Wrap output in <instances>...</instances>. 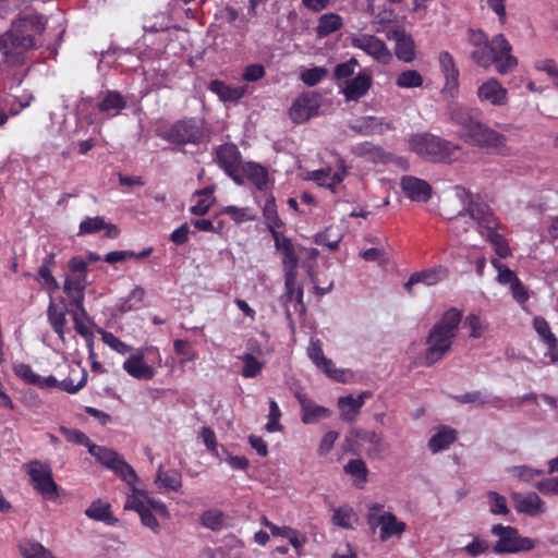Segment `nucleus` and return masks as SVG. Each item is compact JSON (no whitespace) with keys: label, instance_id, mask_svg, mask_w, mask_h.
Listing matches in <instances>:
<instances>
[{"label":"nucleus","instance_id":"nucleus-48","mask_svg":"<svg viewBox=\"0 0 558 558\" xmlns=\"http://www.w3.org/2000/svg\"><path fill=\"white\" fill-rule=\"evenodd\" d=\"M203 526L211 531H220L226 526V515L221 510L209 509L201 515Z\"/></svg>","mask_w":558,"mask_h":558},{"label":"nucleus","instance_id":"nucleus-2","mask_svg":"<svg viewBox=\"0 0 558 558\" xmlns=\"http://www.w3.org/2000/svg\"><path fill=\"white\" fill-rule=\"evenodd\" d=\"M450 119L459 126L457 134L465 143L484 148L493 154H507L506 136L482 123L468 109L462 107L452 108Z\"/></svg>","mask_w":558,"mask_h":558},{"label":"nucleus","instance_id":"nucleus-58","mask_svg":"<svg viewBox=\"0 0 558 558\" xmlns=\"http://www.w3.org/2000/svg\"><path fill=\"white\" fill-rule=\"evenodd\" d=\"M13 372L15 376L23 380L25 384L33 385L36 387L37 384H39L40 375L35 373L28 364L16 363L13 365Z\"/></svg>","mask_w":558,"mask_h":558},{"label":"nucleus","instance_id":"nucleus-36","mask_svg":"<svg viewBox=\"0 0 558 558\" xmlns=\"http://www.w3.org/2000/svg\"><path fill=\"white\" fill-rule=\"evenodd\" d=\"M88 374L85 368L78 365L70 369L69 376L60 381V389L74 395L85 387Z\"/></svg>","mask_w":558,"mask_h":558},{"label":"nucleus","instance_id":"nucleus-4","mask_svg":"<svg viewBox=\"0 0 558 558\" xmlns=\"http://www.w3.org/2000/svg\"><path fill=\"white\" fill-rule=\"evenodd\" d=\"M461 312L457 308H450L430 329L427 338V350L425 353V364L433 365L440 361L450 350L452 340L456 337L458 327L461 323Z\"/></svg>","mask_w":558,"mask_h":558},{"label":"nucleus","instance_id":"nucleus-15","mask_svg":"<svg viewBox=\"0 0 558 558\" xmlns=\"http://www.w3.org/2000/svg\"><path fill=\"white\" fill-rule=\"evenodd\" d=\"M511 499L514 510L520 514L537 517L547 511L546 502L534 492L512 493Z\"/></svg>","mask_w":558,"mask_h":558},{"label":"nucleus","instance_id":"nucleus-17","mask_svg":"<svg viewBox=\"0 0 558 558\" xmlns=\"http://www.w3.org/2000/svg\"><path fill=\"white\" fill-rule=\"evenodd\" d=\"M372 74L366 71H360L353 78L347 80L341 88L347 101H357L364 97L372 87Z\"/></svg>","mask_w":558,"mask_h":558},{"label":"nucleus","instance_id":"nucleus-38","mask_svg":"<svg viewBox=\"0 0 558 558\" xmlns=\"http://www.w3.org/2000/svg\"><path fill=\"white\" fill-rule=\"evenodd\" d=\"M331 522L345 530H353L359 523V517L352 507L344 505L333 509Z\"/></svg>","mask_w":558,"mask_h":558},{"label":"nucleus","instance_id":"nucleus-11","mask_svg":"<svg viewBox=\"0 0 558 558\" xmlns=\"http://www.w3.org/2000/svg\"><path fill=\"white\" fill-rule=\"evenodd\" d=\"M350 43L353 48L364 51L375 61L388 64L392 59V53L384 40L371 34H356L350 36Z\"/></svg>","mask_w":558,"mask_h":558},{"label":"nucleus","instance_id":"nucleus-64","mask_svg":"<svg viewBox=\"0 0 558 558\" xmlns=\"http://www.w3.org/2000/svg\"><path fill=\"white\" fill-rule=\"evenodd\" d=\"M489 549V545L485 539L474 536L472 542L466 544L462 550L470 557H477Z\"/></svg>","mask_w":558,"mask_h":558},{"label":"nucleus","instance_id":"nucleus-39","mask_svg":"<svg viewBox=\"0 0 558 558\" xmlns=\"http://www.w3.org/2000/svg\"><path fill=\"white\" fill-rule=\"evenodd\" d=\"M343 26L342 17L337 13H325L319 16L316 34L319 37H326L337 31H339Z\"/></svg>","mask_w":558,"mask_h":558},{"label":"nucleus","instance_id":"nucleus-54","mask_svg":"<svg viewBox=\"0 0 558 558\" xmlns=\"http://www.w3.org/2000/svg\"><path fill=\"white\" fill-rule=\"evenodd\" d=\"M243 362V368L241 375L244 378H254L262 373L263 363L259 362L253 354L244 353L240 356Z\"/></svg>","mask_w":558,"mask_h":558},{"label":"nucleus","instance_id":"nucleus-57","mask_svg":"<svg viewBox=\"0 0 558 558\" xmlns=\"http://www.w3.org/2000/svg\"><path fill=\"white\" fill-rule=\"evenodd\" d=\"M85 514L97 521H109L111 517L110 506L102 501L93 502L85 511Z\"/></svg>","mask_w":558,"mask_h":558},{"label":"nucleus","instance_id":"nucleus-34","mask_svg":"<svg viewBox=\"0 0 558 558\" xmlns=\"http://www.w3.org/2000/svg\"><path fill=\"white\" fill-rule=\"evenodd\" d=\"M87 286L86 275L76 276L73 278H65L64 280V292L70 298L71 303L76 308H82L84 302V290Z\"/></svg>","mask_w":558,"mask_h":558},{"label":"nucleus","instance_id":"nucleus-14","mask_svg":"<svg viewBox=\"0 0 558 558\" xmlns=\"http://www.w3.org/2000/svg\"><path fill=\"white\" fill-rule=\"evenodd\" d=\"M347 174L348 171L344 161L342 159H338L335 170L330 167H325L310 172L307 174V179L335 193L337 191V186L342 183Z\"/></svg>","mask_w":558,"mask_h":558},{"label":"nucleus","instance_id":"nucleus-63","mask_svg":"<svg viewBox=\"0 0 558 558\" xmlns=\"http://www.w3.org/2000/svg\"><path fill=\"white\" fill-rule=\"evenodd\" d=\"M359 62L355 58H351L350 60L339 63L336 65L333 71V76L336 80H350V77L354 74Z\"/></svg>","mask_w":558,"mask_h":558},{"label":"nucleus","instance_id":"nucleus-10","mask_svg":"<svg viewBox=\"0 0 558 558\" xmlns=\"http://www.w3.org/2000/svg\"><path fill=\"white\" fill-rule=\"evenodd\" d=\"M166 138L175 144H198L205 138L203 123L197 119L178 121L169 129Z\"/></svg>","mask_w":558,"mask_h":558},{"label":"nucleus","instance_id":"nucleus-31","mask_svg":"<svg viewBox=\"0 0 558 558\" xmlns=\"http://www.w3.org/2000/svg\"><path fill=\"white\" fill-rule=\"evenodd\" d=\"M352 446L360 447L363 442L371 445L372 451L379 453L383 450L384 441L379 434L373 430L352 429L347 437Z\"/></svg>","mask_w":558,"mask_h":558},{"label":"nucleus","instance_id":"nucleus-56","mask_svg":"<svg viewBox=\"0 0 558 558\" xmlns=\"http://www.w3.org/2000/svg\"><path fill=\"white\" fill-rule=\"evenodd\" d=\"M367 12L374 15L373 26L377 33L381 32L388 24H390L395 17V13L390 9H384L380 12L375 13L372 4L367 5Z\"/></svg>","mask_w":558,"mask_h":558},{"label":"nucleus","instance_id":"nucleus-33","mask_svg":"<svg viewBox=\"0 0 558 558\" xmlns=\"http://www.w3.org/2000/svg\"><path fill=\"white\" fill-rule=\"evenodd\" d=\"M154 483L159 489L179 492L182 487V474L174 469L165 470L160 464Z\"/></svg>","mask_w":558,"mask_h":558},{"label":"nucleus","instance_id":"nucleus-7","mask_svg":"<svg viewBox=\"0 0 558 558\" xmlns=\"http://www.w3.org/2000/svg\"><path fill=\"white\" fill-rule=\"evenodd\" d=\"M162 359L159 349L145 347L134 349L123 362V371L138 380H150L156 375V367L161 366Z\"/></svg>","mask_w":558,"mask_h":558},{"label":"nucleus","instance_id":"nucleus-19","mask_svg":"<svg viewBox=\"0 0 558 558\" xmlns=\"http://www.w3.org/2000/svg\"><path fill=\"white\" fill-rule=\"evenodd\" d=\"M307 355L311 361L328 377L339 381L342 380L343 372L337 369L333 365V362L325 356L319 340L311 339L310 345L307 348Z\"/></svg>","mask_w":558,"mask_h":558},{"label":"nucleus","instance_id":"nucleus-27","mask_svg":"<svg viewBox=\"0 0 558 558\" xmlns=\"http://www.w3.org/2000/svg\"><path fill=\"white\" fill-rule=\"evenodd\" d=\"M369 397L371 393L367 391L361 392L356 397H340L337 401V405L340 411V417L347 422L354 421L359 415L361 408L364 405L365 400Z\"/></svg>","mask_w":558,"mask_h":558},{"label":"nucleus","instance_id":"nucleus-32","mask_svg":"<svg viewBox=\"0 0 558 558\" xmlns=\"http://www.w3.org/2000/svg\"><path fill=\"white\" fill-rule=\"evenodd\" d=\"M448 277V269L442 266H436L434 268L418 271L413 274L405 287L409 289L415 283H424L426 286H435L438 282L445 280Z\"/></svg>","mask_w":558,"mask_h":558},{"label":"nucleus","instance_id":"nucleus-37","mask_svg":"<svg viewBox=\"0 0 558 558\" xmlns=\"http://www.w3.org/2000/svg\"><path fill=\"white\" fill-rule=\"evenodd\" d=\"M54 254H48L43 259V263L38 269V275L36 277V280L41 284V287L48 290L50 293L59 288L58 281L51 272V268L54 266Z\"/></svg>","mask_w":558,"mask_h":558},{"label":"nucleus","instance_id":"nucleus-42","mask_svg":"<svg viewBox=\"0 0 558 558\" xmlns=\"http://www.w3.org/2000/svg\"><path fill=\"white\" fill-rule=\"evenodd\" d=\"M243 173L251 180L254 185L263 191L268 184V173L264 167L255 162H246L243 165Z\"/></svg>","mask_w":558,"mask_h":558},{"label":"nucleus","instance_id":"nucleus-25","mask_svg":"<svg viewBox=\"0 0 558 558\" xmlns=\"http://www.w3.org/2000/svg\"><path fill=\"white\" fill-rule=\"evenodd\" d=\"M438 62L446 81L444 92L452 95L459 86V70L456 65L454 59L450 52L440 51Z\"/></svg>","mask_w":558,"mask_h":558},{"label":"nucleus","instance_id":"nucleus-1","mask_svg":"<svg viewBox=\"0 0 558 558\" xmlns=\"http://www.w3.org/2000/svg\"><path fill=\"white\" fill-rule=\"evenodd\" d=\"M454 197L461 209L456 215L448 217L450 231L456 235H461L476 226L478 233L493 245L495 253L500 258L510 256L509 244L504 234L499 232L501 223L482 197L461 186L454 187Z\"/></svg>","mask_w":558,"mask_h":558},{"label":"nucleus","instance_id":"nucleus-26","mask_svg":"<svg viewBox=\"0 0 558 558\" xmlns=\"http://www.w3.org/2000/svg\"><path fill=\"white\" fill-rule=\"evenodd\" d=\"M101 230H105V236L109 239H116L118 238L120 231L118 227L113 223H108L105 221V219L100 216L96 217H86L83 219L78 227L77 235H86V234H94Z\"/></svg>","mask_w":558,"mask_h":558},{"label":"nucleus","instance_id":"nucleus-61","mask_svg":"<svg viewBox=\"0 0 558 558\" xmlns=\"http://www.w3.org/2000/svg\"><path fill=\"white\" fill-rule=\"evenodd\" d=\"M487 498L493 514L507 515L510 512L506 498L499 493L488 492Z\"/></svg>","mask_w":558,"mask_h":558},{"label":"nucleus","instance_id":"nucleus-49","mask_svg":"<svg viewBox=\"0 0 558 558\" xmlns=\"http://www.w3.org/2000/svg\"><path fill=\"white\" fill-rule=\"evenodd\" d=\"M296 276L298 275L292 272L284 275L286 292L282 299L284 302L295 300L300 305H303V288L296 283Z\"/></svg>","mask_w":558,"mask_h":558},{"label":"nucleus","instance_id":"nucleus-46","mask_svg":"<svg viewBox=\"0 0 558 558\" xmlns=\"http://www.w3.org/2000/svg\"><path fill=\"white\" fill-rule=\"evenodd\" d=\"M507 473L518 482L530 484L535 477L543 475L544 471L529 465H513L507 468Z\"/></svg>","mask_w":558,"mask_h":558},{"label":"nucleus","instance_id":"nucleus-43","mask_svg":"<svg viewBox=\"0 0 558 558\" xmlns=\"http://www.w3.org/2000/svg\"><path fill=\"white\" fill-rule=\"evenodd\" d=\"M344 472L353 477V484L362 487L367 481L368 470L362 459H352L344 465Z\"/></svg>","mask_w":558,"mask_h":558},{"label":"nucleus","instance_id":"nucleus-55","mask_svg":"<svg viewBox=\"0 0 558 558\" xmlns=\"http://www.w3.org/2000/svg\"><path fill=\"white\" fill-rule=\"evenodd\" d=\"M492 265L497 270V281L504 286H513L518 280V276L514 271L508 268L505 264L500 263L498 259H492Z\"/></svg>","mask_w":558,"mask_h":558},{"label":"nucleus","instance_id":"nucleus-13","mask_svg":"<svg viewBox=\"0 0 558 558\" xmlns=\"http://www.w3.org/2000/svg\"><path fill=\"white\" fill-rule=\"evenodd\" d=\"M476 96L481 104L493 107H504L509 101L508 89L494 77L488 78L478 85Z\"/></svg>","mask_w":558,"mask_h":558},{"label":"nucleus","instance_id":"nucleus-59","mask_svg":"<svg viewBox=\"0 0 558 558\" xmlns=\"http://www.w3.org/2000/svg\"><path fill=\"white\" fill-rule=\"evenodd\" d=\"M87 313L82 306V308H76L73 314L74 328L77 333L84 337L87 341H90L93 338V332L86 323Z\"/></svg>","mask_w":558,"mask_h":558},{"label":"nucleus","instance_id":"nucleus-3","mask_svg":"<svg viewBox=\"0 0 558 558\" xmlns=\"http://www.w3.org/2000/svg\"><path fill=\"white\" fill-rule=\"evenodd\" d=\"M469 43L473 46L471 57L480 66L488 68L495 63L497 72L504 75L518 65L517 58L511 54L510 43L501 34L488 41L482 31L471 29Z\"/></svg>","mask_w":558,"mask_h":558},{"label":"nucleus","instance_id":"nucleus-51","mask_svg":"<svg viewBox=\"0 0 558 558\" xmlns=\"http://www.w3.org/2000/svg\"><path fill=\"white\" fill-rule=\"evenodd\" d=\"M463 324L470 330V337L473 339L484 338L488 328L487 323L477 314L468 315Z\"/></svg>","mask_w":558,"mask_h":558},{"label":"nucleus","instance_id":"nucleus-22","mask_svg":"<svg viewBox=\"0 0 558 558\" xmlns=\"http://www.w3.org/2000/svg\"><path fill=\"white\" fill-rule=\"evenodd\" d=\"M533 327L543 342L547 345V351L544 354L545 357H547L550 363L558 362V339L551 332L546 319L541 316L534 317Z\"/></svg>","mask_w":558,"mask_h":558},{"label":"nucleus","instance_id":"nucleus-20","mask_svg":"<svg viewBox=\"0 0 558 558\" xmlns=\"http://www.w3.org/2000/svg\"><path fill=\"white\" fill-rule=\"evenodd\" d=\"M387 37L390 40H395V53L399 60L410 63L415 59L414 40L403 29H391L388 32Z\"/></svg>","mask_w":558,"mask_h":558},{"label":"nucleus","instance_id":"nucleus-60","mask_svg":"<svg viewBox=\"0 0 558 558\" xmlns=\"http://www.w3.org/2000/svg\"><path fill=\"white\" fill-rule=\"evenodd\" d=\"M281 410L278 403L270 399L269 400V413H268V422L265 426L268 433H276L282 430V425L280 424Z\"/></svg>","mask_w":558,"mask_h":558},{"label":"nucleus","instance_id":"nucleus-35","mask_svg":"<svg viewBox=\"0 0 558 558\" xmlns=\"http://www.w3.org/2000/svg\"><path fill=\"white\" fill-rule=\"evenodd\" d=\"M457 439V432L448 426H440L428 441V448L433 453L447 450Z\"/></svg>","mask_w":558,"mask_h":558},{"label":"nucleus","instance_id":"nucleus-8","mask_svg":"<svg viewBox=\"0 0 558 558\" xmlns=\"http://www.w3.org/2000/svg\"><path fill=\"white\" fill-rule=\"evenodd\" d=\"M124 508L134 509L140 514L142 523L155 533L160 531V524L151 510L165 518L170 515L167 506L162 501L153 498L146 490L137 487H133V494L128 497Z\"/></svg>","mask_w":558,"mask_h":558},{"label":"nucleus","instance_id":"nucleus-41","mask_svg":"<svg viewBox=\"0 0 558 558\" xmlns=\"http://www.w3.org/2000/svg\"><path fill=\"white\" fill-rule=\"evenodd\" d=\"M145 290L141 286H136L125 298L119 302V311L128 313L131 311H138L144 305Z\"/></svg>","mask_w":558,"mask_h":558},{"label":"nucleus","instance_id":"nucleus-21","mask_svg":"<svg viewBox=\"0 0 558 558\" xmlns=\"http://www.w3.org/2000/svg\"><path fill=\"white\" fill-rule=\"evenodd\" d=\"M400 185L405 196L413 202H427L432 197V186L425 180L405 175L401 179Z\"/></svg>","mask_w":558,"mask_h":558},{"label":"nucleus","instance_id":"nucleus-30","mask_svg":"<svg viewBox=\"0 0 558 558\" xmlns=\"http://www.w3.org/2000/svg\"><path fill=\"white\" fill-rule=\"evenodd\" d=\"M219 166L229 174L236 172L240 165V151L233 144H225L217 150Z\"/></svg>","mask_w":558,"mask_h":558},{"label":"nucleus","instance_id":"nucleus-23","mask_svg":"<svg viewBox=\"0 0 558 558\" xmlns=\"http://www.w3.org/2000/svg\"><path fill=\"white\" fill-rule=\"evenodd\" d=\"M126 108L125 98L117 90L104 92L97 102V109L106 118H114Z\"/></svg>","mask_w":558,"mask_h":558},{"label":"nucleus","instance_id":"nucleus-53","mask_svg":"<svg viewBox=\"0 0 558 558\" xmlns=\"http://www.w3.org/2000/svg\"><path fill=\"white\" fill-rule=\"evenodd\" d=\"M423 82V76L416 70L403 71L396 78V85L400 88L421 87Z\"/></svg>","mask_w":558,"mask_h":558},{"label":"nucleus","instance_id":"nucleus-9","mask_svg":"<svg viewBox=\"0 0 558 558\" xmlns=\"http://www.w3.org/2000/svg\"><path fill=\"white\" fill-rule=\"evenodd\" d=\"M490 532L497 538L493 550L498 555L529 553L538 545L536 539L522 536L512 525L495 524Z\"/></svg>","mask_w":558,"mask_h":558},{"label":"nucleus","instance_id":"nucleus-5","mask_svg":"<svg viewBox=\"0 0 558 558\" xmlns=\"http://www.w3.org/2000/svg\"><path fill=\"white\" fill-rule=\"evenodd\" d=\"M27 20L13 23L12 27L0 35V53L3 63L20 65L24 63L26 53L35 47V39L25 28Z\"/></svg>","mask_w":558,"mask_h":558},{"label":"nucleus","instance_id":"nucleus-40","mask_svg":"<svg viewBox=\"0 0 558 558\" xmlns=\"http://www.w3.org/2000/svg\"><path fill=\"white\" fill-rule=\"evenodd\" d=\"M47 317L54 332L62 341H64L66 326L65 311L58 308L52 301V298H50V303L47 310Z\"/></svg>","mask_w":558,"mask_h":558},{"label":"nucleus","instance_id":"nucleus-44","mask_svg":"<svg viewBox=\"0 0 558 558\" xmlns=\"http://www.w3.org/2000/svg\"><path fill=\"white\" fill-rule=\"evenodd\" d=\"M215 191V186H207L203 190H198L195 192V196L198 197L196 204L191 206L190 211L193 215L203 216L207 214L209 208L213 205V194Z\"/></svg>","mask_w":558,"mask_h":558},{"label":"nucleus","instance_id":"nucleus-28","mask_svg":"<svg viewBox=\"0 0 558 558\" xmlns=\"http://www.w3.org/2000/svg\"><path fill=\"white\" fill-rule=\"evenodd\" d=\"M208 89L216 94L218 98L223 102L239 101L248 93V88L245 85L233 86L219 80L211 81Z\"/></svg>","mask_w":558,"mask_h":558},{"label":"nucleus","instance_id":"nucleus-24","mask_svg":"<svg viewBox=\"0 0 558 558\" xmlns=\"http://www.w3.org/2000/svg\"><path fill=\"white\" fill-rule=\"evenodd\" d=\"M351 128L355 132L361 133L363 135L383 134L387 131L395 129L391 121L373 116L356 119L352 123Z\"/></svg>","mask_w":558,"mask_h":558},{"label":"nucleus","instance_id":"nucleus-16","mask_svg":"<svg viewBox=\"0 0 558 558\" xmlns=\"http://www.w3.org/2000/svg\"><path fill=\"white\" fill-rule=\"evenodd\" d=\"M318 107V99L314 94H303L292 104L289 116L294 123L300 124L314 117Z\"/></svg>","mask_w":558,"mask_h":558},{"label":"nucleus","instance_id":"nucleus-12","mask_svg":"<svg viewBox=\"0 0 558 558\" xmlns=\"http://www.w3.org/2000/svg\"><path fill=\"white\" fill-rule=\"evenodd\" d=\"M32 484L46 499L58 496V485L53 481L51 468L48 464L34 461L28 466Z\"/></svg>","mask_w":558,"mask_h":558},{"label":"nucleus","instance_id":"nucleus-29","mask_svg":"<svg viewBox=\"0 0 558 558\" xmlns=\"http://www.w3.org/2000/svg\"><path fill=\"white\" fill-rule=\"evenodd\" d=\"M296 399L301 405V418L304 424H314L322 418L330 416L329 409L316 404L314 401L310 400L305 395L298 393Z\"/></svg>","mask_w":558,"mask_h":558},{"label":"nucleus","instance_id":"nucleus-45","mask_svg":"<svg viewBox=\"0 0 558 558\" xmlns=\"http://www.w3.org/2000/svg\"><path fill=\"white\" fill-rule=\"evenodd\" d=\"M88 452L95 457V459L108 468L109 470H112L114 464L118 462V460L121 458L114 450L109 449L107 447L92 445L89 446Z\"/></svg>","mask_w":558,"mask_h":558},{"label":"nucleus","instance_id":"nucleus-18","mask_svg":"<svg viewBox=\"0 0 558 558\" xmlns=\"http://www.w3.org/2000/svg\"><path fill=\"white\" fill-rule=\"evenodd\" d=\"M379 526V538L386 542L391 537L400 538L407 531V523L399 520L396 514L390 511L383 512L374 524Z\"/></svg>","mask_w":558,"mask_h":558},{"label":"nucleus","instance_id":"nucleus-62","mask_svg":"<svg viewBox=\"0 0 558 558\" xmlns=\"http://www.w3.org/2000/svg\"><path fill=\"white\" fill-rule=\"evenodd\" d=\"M60 433L65 437V439L70 442L82 445L87 447L89 450V446H92V441L81 430L68 427H60Z\"/></svg>","mask_w":558,"mask_h":558},{"label":"nucleus","instance_id":"nucleus-50","mask_svg":"<svg viewBox=\"0 0 558 558\" xmlns=\"http://www.w3.org/2000/svg\"><path fill=\"white\" fill-rule=\"evenodd\" d=\"M98 333L101 336V340L111 350L121 355H128L133 352L134 348L123 342L121 339L116 337L112 332L99 329Z\"/></svg>","mask_w":558,"mask_h":558},{"label":"nucleus","instance_id":"nucleus-6","mask_svg":"<svg viewBox=\"0 0 558 558\" xmlns=\"http://www.w3.org/2000/svg\"><path fill=\"white\" fill-rule=\"evenodd\" d=\"M408 143L412 151L432 161L451 162L460 150V146L428 133L411 135Z\"/></svg>","mask_w":558,"mask_h":558},{"label":"nucleus","instance_id":"nucleus-47","mask_svg":"<svg viewBox=\"0 0 558 558\" xmlns=\"http://www.w3.org/2000/svg\"><path fill=\"white\" fill-rule=\"evenodd\" d=\"M19 548L24 558H56L50 550L37 542L23 541Z\"/></svg>","mask_w":558,"mask_h":558},{"label":"nucleus","instance_id":"nucleus-52","mask_svg":"<svg viewBox=\"0 0 558 558\" xmlns=\"http://www.w3.org/2000/svg\"><path fill=\"white\" fill-rule=\"evenodd\" d=\"M111 471H113L117 476L130 485L132 490L133 487H136L135 483L138 480L137 474L135 470L122 457L118 460Z\"/></svg>","mask_w":558,"mask_h":558}]
</instances>
